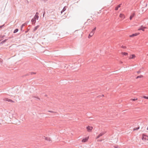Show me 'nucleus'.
<instances>
[{
    "instance_id": "e433bc0d",
    "label": "nucleus",
    "mask_w": 148,
    "mask_h": 148,
    "mask_svg": "<svg viewBox=\"0 0 148 148\" xmlns=\"http://www.w3.org/2000/svg\"><path fill=\"white\" fill-rule=\"evenodd\" d=\"M42 0L45 2L47 1V0Z\"/></svg>"
},
{
    "instance_id": "9d476101",
    "label": "nucleus",
    "mask_w": 148,
    "mask_h": 148,
    "mask_svg": "<svg viewBox=\"0 0 148 148\" xmlns=\"http://www.w3.org/2000/svg\"><path fill=\"white\" fill-rule=\"evenodd\" d=\"M106 132V131H104L100 133V134L99 135V136L100 137H101V136H102L104 134H105Z\"/></svg>"
},
{
    "instance_id": "c9c22d12",
    "label": "nucleus",
    "mask_w": 148,
    "mask_h": 148,
    "mask_svg": "<svg viewBox=\"0 0 148 148\" xmlns=\"http://www.w3.org/2000/svg\"><path fill=\"white\" fill-rule=\"evenodd\" d=\"M30 73H27V74H26V75H25V76L29 75H30Z\"/></svg>"
},
{
    "instance_id": "a878e982",
    "label": "nucleus",
    "mask_w": 148,
    "mask_h": 148,
    "mask_svg": "<svg viewBox=\"0 0 148 148\" xmlns=\"http://www.w3.org/2000/svg\"><path fill=\"white\" fill-rule=\"evenodd\" d=\"M137 98H136V99H131V100L133 101H135L136 100H137Z\"/></svg>"
},
{
    "instance_id": "3c124183",
    "label": "nucleus",
    "mask_w": 148,
    "mask_h": 148,
    "mask_svg": "<svg viewBox=\"0 0 148 148\" xmlns=\"http://www.w3.org/2000/svg\"><path fill=\"white\" fill-rule=\"evenodd\" d=\"M98 141H101V140H98Z\"/></svg>"
},
{
    "instance_id": "b1692460",
    "label": "nucleus",
    "mask_w": 148,
    "mask_h": 148,
    "mask_svg": "<svg viewBox=\"0 0 148 148\" xmlns=\"http://www.w3.org/2000/svg\"><path fill=\"white\" fill-rule=\"evenodd\" d=\"M143 98L148 99V96H143Z\"/></svg>"
},
{
    "instance_id": "de8ad7c7",
    "label": "nucleus",
    "mask_w": 148,
    "mask_h": 148,
    "mask_svg": "<svg viewBox=\"0 0 148 148\" xmlns=\"http://www.w3.org/2000/svg\"><path fill=\"white\" fill-rule=\"evenodd\" d=\"M147 130H148V127H147Z\"/></svg>"
},
{
    "instance_id": "a18cd8bd",
    "label": "nucleus",
    "mask_w": 148,
    "mask_h": 148,
    "mask_svg": "<svg viewBox=\"0 0 148 148\" xmlns=\"http://www.w3.org/2000/svg\"><path fill=\"white\" fill-rule=\"evenodd\" d=\"M47 95H45V96H47Z\"/></svg>"
},
{
    "instance_id": "aec40b11",
    "label": "nucleus",
    "mask_w": 148,
    "mask_h": 148,
    "mask_svg": "<svg viewBox=\"0 0 148 148\" xmlns=\"http://www.w3.org/2000/svg\"><path fill=\"white\" fill-rule=\"evenodd\" d=\"M135 57V56L134 54H132L131 55L130 58L133 59Z\"/></svg>"
},
{
    "instance_id": "864d4df0",
    "label": "nucleus",
    "mask_w": 148,
    "mask_h": 148,
    "mask_svg": "<svg viewBox=\"0 0 148 148\" xmlns=\"http://www.w3.org/2000/svg\"><path fill=\"white\" fill-rule=\"evenodd\" d=\"M48 111H51V110H48Z\"/></svg>"
},
{
    "instance_id": "f257e3e1",
    "label": "nucleus",
    "mask_w": 148,
    "mask_h": 148,
    "mask_svg": "<svg viewBox=\"0 0 148 148\" xmlns=\"http://www.w3.org/2000/svg\"><path fill=\"white\" fill-rule=\"evenodd\" d=\"M142 136L143 137L142 138V139L143 140H148V136H147L143 134L142 135Z\"/></svg>"
},
{
    "instance_id": "1a4fd4ad",
    "label": "nucleus",
    "mask_w": 148,
    "mask_h": 148,
    "mask_svg": "<svg viewBox=\"0 0 148 148\" xmlns=\"http://www.w3.org/2000/svg\"><path fill=\"white\" fill-rule=\"evenodd\" d=\"M36 20L35 19H34L33 18L31 20V22H32V24L33 25L35 24V23L36 22Z\"/></svg>"
},
{
    "instance_id": "ddd939ff",
    "label": "nucleus",
    "mask_w": 148,
    "mask_h": 148,
    "mask_svg": "<svg viewBox=\"0 0 148 148\" xmlns=\"http://www.w3.org/2000/svg\"><path fill=\"white\" fill-rule=\"evenodd\" d=\"M8 40V39H5V40H3V41H2L0 43V45H1L3 44L5 42H6Z\"/></svg>"
},
{
    "instance_id": "603ef678",
    "label": "nucleus",
    "mask_w": 148,
    "mask_h": 148,
    "mask_svg": "<svg viewBox=\"0 0 148 148\" xmlns=\"http://www.w3.org/2000/svg\"><path fill=\"white\" fill-rule=\"evenodd\" d=\"M125 111V110H123L122 111Z\"/></svg>"
},
{
    "instance_id": "5701e85b",
    "label": "nucleus",
    "mask_w": 148,
    "mask_h": 148,
    "mask_svg": "<svg viewBox=\"0 0 148 148\" xmlns=\"http://www.w3.org/2000/svg\"><path fill=\"white\" fill-rule=\"evenodd\" d=\"M96 27H95L92 30V31H91L92 32H94V33L95 30H96Z\"/></svg>"
},
{
    "instance_id": "7ed1b4c3",
    "label": "nucleus",
    "mask_w": 148,
    "mask_h": 148,
    "mask_svg": "<svg viewBox=\"0 0 148 148\" xmlns=\"http://www.w3.org/2000/svg\"><path fill=\"white\" fill-rule=\"evenodd\" d=\"M139 34H140L139 33L133 34H132L131 35H130V37H133L137 36L138 35H139Z\"/></svg>"
},
{
    "instance_id": "9b49d317",
    "label": "nucleus",
    "mask_w": 148,
    "mask_h": 148,
    "mask_svg": "<svg viewBox=\"0 0 148 148\" xmlns=\"http://www.w3.org/2000/svg\"><path fill=\"white\" fill-rule=\"evenodd\" d=\"M94 32H91L90 34H89V36H88V37L89 38H90V37H92L93 35L94 34Z\"/></svg>"
},
{
    "instance_id": "72a5a7b5",
    "label": "nucleus",
    "mask_w": 148,
    "mask_h": 148,
    "mask_svg": "<svg viewBox=\"0 0 148 148\" xmlns=\"http://www.w3.org/2000/svg\"><path fill=\"white\" fill-rule=\"evenodd\" d=\"M35 97V98H37V99H38V100H40V99L39 98H38V97Z\"/></svg>"
},
{
    "instance_id": "20e7f679",
    "label": "nucleus",
    "mask_w": 148,
    "mask_h": 148,
    "mask_svg": "<svg viewBox=\"0 0 148 148\" xmlns=\"http://www.w3.org/2000/svg\"><path fill=\"white\" fill-rule=\"evenodd\" d=\"M122 5V3H121L118 5H117L116 7L115 8V10H118L119 8L121 7V5Z\"/></svg>"
},
{
    "instance_id": "c85d7f7f",
    "label": "nucleus",
    "mask_w": 148,
    "mask_h": 148,
    "mask_svg": "<svg viewBox=\"0 0 148 148\" xmlns=\"http://www.w3.org/2000/svg\"><path fill=\"white\" fill-rule=\"evenodd\" d=\"M5 35H0V37H1V38H3L5 36Z\"/></svg>"
},
{
    "instance_id": "4be33fe9",
    "label": "nucleus",
    "mask_w": 148,
    "mask_h": 148,
    "mask_svg": "<svg viewBox=\"0 0 148 148\" xmlns=\"http://www.w3.org/2000/svg\"><path fill=\"white\" fill-rule=\"evenodd\" d=\"M143 77V76L142 75H139V76H137L136 77V79H138V78H141V77Z\"/></svg>"
},
{
    "instance_id": "37998d69",
    "label": "nucleus",
    "mask_w": 148,
    "mask_h": 148,
    "mask_svg": "<svg viewBox=\"0 0 148 148\" xmlns=\"http://www.w3.org/2000/svg\"><path fill=\"white\" fill-rule=\"evenodd\" d=\"M28 22H29V21H26V23L27 24V23H28Z\"/></svg>"
},
{
    "instance_id": "423d86ee",
    "label": "nucleus",
    "mask_w": 148,
    "mask_h": 148,
    "mask_svg": "<svg viewBox=\"0 0 148 148\" xmlns=\"http://www.w3.org/2000/svg\"><path fill=\"white\" fill-rule=\"evenodd\" d=\"M135 15V13L134 12V13H132L130 17V20H131L132 19V18Z\"/></svg>"
},
{
    "instance_id": "cd10ccee",
    "label": "nucleus",
    "mask_w": 148,
    "mask_h": 148,
    "mask_svg": "<svg viewBox=\"0 0 148 148\" xmlns=\"http://www.w3.org/2000/svg\"><path fill=\"white\" fill-rule=\"evenodd\" d=\"M30 73L31 75L36 74V72H32Z\"/></svg>"
},
{
    "instance_id": "79ce46f5",
    "label": "nucleus",
    "mask_w": 148,
    "mask_h": 148,
    "mask_svg": "<svg viewBox=\"0 0 148 148\" xmlns=\"http://www.w3.org/2000/svg\"><path fill=\"white\" fill-rule=\"evenodd\" d=\"M24 24H25V25H27V24L26 23H25Z\"/></svg>"
},
{
    "instance_id": "393cba45",
    "label": "nucleus",
    "mask_w": 148,
    "mask_h": 148,
    "mask_svg": "<svg viewBox=\"0 0 148 148\" xmlns=\"http://www.w3.org/2000/svg\"><path fill=\"white\" fill-rule=\"evenodd\" d=\"M3 60L0 58V64H2L3 63Z\"/></svg>"
},
{
    "instance_id": "4c0bfd02",
    "label": "nucleus",
    "mask_w": 148,
    "mask_h": 148,
    "mask_svg": "<svg viewBox=\"0 0 148 148\" xmlns=\"http://www.w3.org/2000/svg\"><path fill=\"white\" fill-rule=\"evenodd\" d=\"M89 20H90V19H88V20H87V22H86H86H85V24L86 23H88V21H89Z\"/></svg>"
},
{
    "instance_id": "2f4dec72",
    "label": "nucleus",
    "mask_w": 148,
    "mask_h": 148,
    "mask_svg": "<svg viewBox=\"0 0 148 148\" xmlns=\"http://www.w3.org/2000/svg\"><path fill=\"white\" fill-rule=\"evenodd\" d=\"M35 15L36 16H38V12H36Z\"/></svg>"
},
{
    "instance_id": "c756f323",
    "label": "nucleus",
    "mask_w": 148,
    "mask_h": 148,
    "mask_svg": "<svg viewBox=\"0 0 148 148\" xmlns=\"http://www.w3.org/2000/svg\"><path fill=\"white\" fill-rule=\"evenodd\" d=\"M29 29H27V31H26L25 32V33H26L27 32L29 31Z\"/></svg>"
},
{
    "instance_id": "09e8293b",
    "label": "nucleus",
    "mask_w": 148,
    "mask_h": 148,
    "mask_svg": "<svg viewBox=\"0 0 148 148\" xmlns=\"http://www.w3.org/2000/svg\"><path fill=\"white\" fill-rule=\"evenodd\" d=\"M9 112V114H10V112Z\"/></svg>"
},
{
    "instance_id": "f704fd0d",
    "label": "nucleus",
    "mask_w": 148,
    "mask_h": 148,
    "mask_svg": "<svg viewBox=\"0 0 148 148\" xmlns=\"http://www.w3.org/2000/svg\"><path fill=\"white\" fill-rule=\"evenodd\" d=\"M100 137L99 135H98L96 137V139Z\"/></svg>"
},
{
    "instance_id": "ea45409f",
    "label": "nucleus",
    "mask_w": 148,
    "mask_h": 148,
    "mask_svg": "<svg viewBox=\"0 0 148 148\" xmlns=\"http://www.w3.org/2000/svg\"><path fill=\"white\" fill-rule=\"evenodd\" d=\"M126 47H125V46H123V48H124V49L126 48Z\"/></svg>"
},
{
    "instance_id": "6ab92c4d",
    "label": "nucleus",
    "mask_w": 148,
    "mask_h": 148,
    "mask_svg": "<svg viewBox=\"0 0 148 148\" xmlns=\"http://www.w3.org/2000/svg\"><path fill=\"white\" fill-rule=\"evenodd\" d=\"M18 31V29L17 28H16L14 30V31L13 32V33H15L16 32H17Z\"/></svg>"
},
{
    "instance_id": "0eeeda50",
    "label": "nucleus",
    "mask_w": 148,
    "mask_h": 148,
    "mask_svg": "<svg viewBox=\"0 0 148 148\" xmlns=\"http://www.w3.org/2000/svg\"><path fill=\"white\" fill-rule=\"evenodd\" d=\"M5 100L6 101H8V102H14V101H13L11 99H9L7 98H5Z\"/></svg>"
},
{
    "instance_id": "bb28decb",
    "label": "nucleus",
    "mask_w": 148,
    "mask_h": 148,
    "mask_svg": "<svg viewBox=\"0 0 148 148\" xmlns=\"http://www.w3.org/2000/svg\"><path fill=\"white\" fill-rule=\"evenodd\" d=\"M25 24H23L21 26V28H23V27L24 26H25Z\"/></svg>"
},
{
    "instance_id": "412c9836",
    "label": "nucleus",
    "mask_w": 148,
    "mask_h": 148,
    "mask_svg": "<svg viewBox=\"0 0 148 148\" xmlns=\"http://www.w3.org/2000/svg\"><path fill=\"white\" fill-rule=\"evenodd\" d=\"M122 54L125 56H127L128 55L127 53L126 52H122Z\"/></svg>"
},
{
    "instance_id": "473e14b6",
    "label": "nucleus",
    "mask_w": 148,
    "mask_h": 148,
    "mask_svg": "<svg viewBox=\"0 0 148 148\" xmlns=\"http://www.w3.org/2000/svg\"><path fill=\"white\" fill-rule=\"evenodd\" d=\"M4 26V25H2L1 26H0V29L2 28Z\"/></svg>"
},
{
    "instance_id": "39448f33",
    "label": "nucleus",
    "mask_w": 148,
    "mask_h": 148,
    "mask_svg": "<svg viewBox=\"0 0 148 148\" xmlns=\"http://www.w3.org/2000/svg\"><path fill=\"white\" fill-rule=\"evenodd\" d=\"M119 17L120 18H121L123 19L125 18V17L124 15L121 13L120 14Z\"/></svg>"
},
{
    "instance_id": "2eb2a0df",
    "label": "nucleus",
    "mask_w": 148,
    "mask_h": 148,
    "mask_svg": "<svg viewBox=\"0 0 148 148\" xmlns=\"http://www.w3.org/2000/svg\"><path fill=\"white\" fill-rule=\"evenodd\" d=\"M145 27H143V26H141L139 29V30H142V31H144Z\"/></svg>"
},
{
    "instance_id": "f03ea898",
    "label": "nucleus",
    "mask_w": 148,
    "mask_h": 148,
    "mask_svg": "<svg viewBox=\"0 0 148 148\" xmlns=\"http://www.w3.org/2000/svg\"><path fill=\"white\" fill-rule=\"evenodd\" d=\"M93 127L91 126H88L86 127V129L88 132H90L92 130Z\"/></svg>"
},
{
    "instance_id": "7c9ffc66",
    "label": "nucleus",
    "mask_w": 148,
    "mask_h": 148,
    "mask_svg": "<svg viewBox=\"0 0 148 148\" xmlns=\"http://www.w3.org/2000/svg\"><path fill=\"white\" fill-rule=\"evenodd\" d=\"M45 14V11H44L43 12V17H44Z\"/></svg>"
},
{
    "instance_id": "58836bf2",
    "label": "nucleus",
    "mask_w": 148,
    "mask_h": 148,
    "mask_svg": "<svg viewBox=\"0 0 148 148\" xmlns=\"http://www.w3.org/2000/svg\"><path fill=\"white\" fill-rule=\"evenodd\" d=\"M2 40V38H1V37H0V41H1Z\"/></svg>"
},
{
    "instance_id": "8fccbe9b",
    "label": "nucleus",
    "mask_w": 148,
    "mask_h": 148,
    "mask_svg": "<svg viewBox=\"0 0 148 148\" xmlns=\"http://www.w3.org/2000/svg\"><path fill=\"white\" fill-rule=\"evenodd\" d=\"M98 141H101V140H98Z\"/></svg>"
},
{
    "instance_id": "f8f14e48",
    "label": "nucleus",
    "mask_w": 148,
    "mask_h": 148,
    "mask_svg": "<svg viewBox=\"0 0 148 148\" xmlns=\"http://www.w3.org/2000/svg\"><path fill=\"white\" fill-rule=\"evenodd\" d=\"M39 27V25H38L37 26L35 27L33 29V31L35 32L37 29Z\"/></svg>"
},
{
    "instance_id": "f3484780",
    "label": "nucleus",
    "mask_w": 148,
    "mask_h": 148,
    "mask_svg": "<svg viewBox=\"0 0 148 148\" xmlns=\"http://www.w3.org/2000/svg\"><path fill=\"white\" fill-rule=\"evenodd\" d=\"M38 18H39L38 16H36L35 15L34 16L33 18L34 19H35L36 20V19L38 20Z\"/></svg>"
},
{
    "instance_id": "dca6fc26",
    "label": "nucleus",
    "mask_w": 148,
    "mask_h": 148,
    "mask_svg": "<svg viewBox=\"0 0 148 148\" xmlns=\"http://www.w3.org/2000/svg\"><path fill=\"white\" fill-rule=\"evenodd\" d=\"M44 139H45L46 140L49 141L50 140V138L49 137H46L45 136H44Z\"/></svg>"
},
{
    "instance_id": "49530a36",
    "label": "nucleus",
    "mask_w": 148,
    "mask_h": 148,
    "mask_svg": "<svg viewBox=\"0 0 148 148\" xmlns=\"http://www.w3.org/2000/svg\"><path fill=\"white\" fill-rule=\"evenodd\" d=\"M52 112V111H51V112Z\"/></svg>"
},
{
    "instance_id": "4468645a",
    "label": "nucleus",
    "mask_w": 148,
    "mask_h": 148,
    "mask_svg": "<svg viewBox=\"0 0 148 148\" xmlns=\"http://www.w3.org/2000/svg\"><path fill=\"white\" fill-rule=\"evenodd\" d=\"M66 6H65L64 7L62 10L61 11V14L63 12L65 11L66 9Z\"/></svg>"
},
{
    "instance_id": "a211bd4d",
    "label": "nucleus",
    "mask_w": 148,
    "mask_h": 148,
    "mask_svg": "<svg viewBox=\"0 0 148 148\" xmlns=\"http://www.w3.org/2000/svg\"><path fill=\"white\" fill-rule=\"evenodd\" d=\"M139 129V126L138 127L134 128L133 129V130L134 131L137 130Z\"/></svg>"
},
{
    "instance_id": "a19ab883",
    "label": "nucleus",
    "mask_w": 148,
    "mask_h": 148,
    "mask_svg": "<svg viewBox=\"0 0 148 148\" xmlns=\"http://www.w3.org/2000/svg\"><path fill=\"white\" fill-rule=\"evenodd\" d=\"M140 71H138L137 72V73H140Z\"/></svg>"
},
{
    "instance_id": "c03bdc74",
    "label": "nucleus",
    "mask_w": 148,
    "mask_h": 148,
    "mask_svg": "<svg viewBox=\"0 0 148 148\" xmlns=\"http://www.w3.org/2000/svg\"><path fill=\"white\" fill-rule=\"evenodd\" d=\"M21 31H22V28H21Z\"/></svg>"
},
{
    "instance_id": "6e6552de",
    "label": "nucleus",
    "mask_w": 148,
    "mask_h": 148,
    "mask_svg": "<svg viewBox=\"0 0 148 148\" xmlns=\"http://www.w3.org/2000/svg\"><path fill=\"white\" fill-rule=\"evenodd\" d=\"M88 139V138L86 137L84 138H83L82 140V142H87Z\"/></svg>"
}]
</instances>
